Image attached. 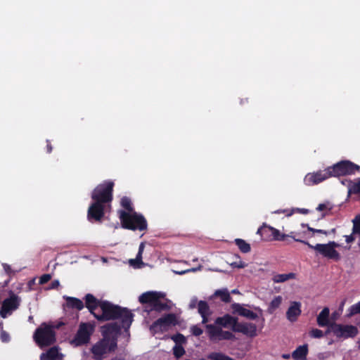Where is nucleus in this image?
<instances>
[{"label": "nucleus", "mask_w": 360, "mask_h": 360, "mask_svg": "<svg viewBox=\"0 0 360 360\" xmlns=\"http://www.w3.org/2000/svg\"><path fill=\"white\" fill-rule=\"evenodd\" d=\"M121 326L117 323H108L102 327L103 338L96 342L91 348L93 359L103 360L106 354L114 352L117 347V337Z\"/></svg>", "instance_id": "obj_1"}, {"label": "nucleus", "mask_w": 360, "mask_h": 360, "mask_svg": "<svg viewBox=\"0 0 360 360\" xmlns=\"http://www.w3.org/2000/svg\"><path fill=\"white\" fill-rule=\"evenodd\" d=\"M95 317L99 321L119 319L122 322V327L126 330L129 328L133 321V315L129 310L108 302L100 304V311L95 314Z\"/></svg>", "instance_id": "obj_2"}, {"label": "nucleus", "mask_w": 360, "mask_h": 360, "mask_svg": "<svg viewBox=\"0 0 360 360\" xmlns=\"http://www.w3.org/2000/svg\"><path fill=\"white\" fill-rule=\"evenodd\" d=\"M114 186L115 183L112 180H105L98 184L91 192L93 202H111Z\"/></svg>", "instance_id": "obj_3"}, {"label": "nucleus", "mask_w": 360, "mask_h": 360, "mask_svg": "<svg viewBox=\"0 0 360 360\" xmlns=\"http://www.w3.org/2000/svg\"><path fill=\"white\" fill-rule=\"evenodd\" d=\"M120 218L122 226L124 229L143 231L147 228L145 219L141 215L131 212V210L120 211Z\"/></svg>", "instance_id": "obj_4"}, {"label": "nucleus", "mask_w": 360, "mask_h": 360, "mask_svg": "<svg viewBox=\"0 0 360 360\" xmlns=\"http://www.w3.org/2000/svg\"><path fill=\"white\" fill-rule=\"evenodd\" d=\"M33 338L40 347H47L53 344L56 342V333L53 326L46 323H41L36 330Z\"/></svg>", "instance_id": "obj_5"}, {"label": "nucleus", "mask_w": 360, "mask_h": 360, "mask_svg": "<svg viewBox=\"0 0 360 360\" xmlns=\"http://www.w3.org/2000/svg\"><path fill=\"white\" fill-rule=\"evenodd\" d=\"M333 177L353 175L360 172V166L350 160H341L332 166H329Z\"/></svg>", "instance_id": "obj_6"}, {"label": "nucleus", "mask_w": 360, "mask_h": 360, "mask_svg": "<svg viewBox=\"0 0 360 360\" xmlns=\"http://www.w3.org/2000/svg\"><path fill=\"white\" fill-rule=\"evenodd\" d=\"M295 240L308 245L310 248L314 250L317 253L325 257L335 259H340V254L335 250L336 248L339 247V244L336 243L335 242H330L327 244H316V245H312L305 240H302L300 239H295Z\"/></svg>", "instance_id": "obj_7"}, {"label": "nucleus", "mask_w": 360, "mask_h": 360, "mask_svg": "<svg viewBox=\"0 0 360 360\" xmlns=\"http://www.w3.org/2000/svg\"><path fill=\"white\" fill-rule=\"evenodd\" d=\"M94 326L89 323H82L71 344L75 347L87 344L90 340V337L94 333Z\"/></svg>", "instance_id": "obj_8"}, {"label": "nucleus", "mask_w": 360, "mask_h": 360, "mask_svg": "<svg viewBox=\"0 0 360 360\" xmlns=\"http://www.w3.org/2000/svg\"><path fill=\"white\" fill-rule=\"evenodd\" d=\"M330 330H331L338 338L347 339L349 338H354L358 334L357 328L352 325L331 323L330 325Z\"/></svg>", "instance_id": "obj_9"}, {"label": "nucleus", "mask_w": 360, "mask_h": 360, "mask_svg": "<svg viewBox=\"0 0 360 360\" xmlns=\"http://www.w3.org/2000/svg\"><path fill=\"white\" fill-rule=\"evenodd\" d=\"M330 170L329 169V167H326L325 169H320L315 172L308 173L304 179V181L307 186H314L317 185L325 180L333 177Z\"/></svg>", "instance_id": "obj_10"}, {"label": "nucleus", "mask_w": 360, "mask_h": 360, "mask_svg": "<svg viewBox=\"0 0 360 360\" xmlns=\"http://www.w3.org/2000/svg\"><path fill=\"white\" fill-rule=\"evenodd\" d=\"M19 306V299L18 296L12 295L9 298L6 299L3 302L1 309L0 310V315L2 318H6L8 314L12 311L15 310Z\"/></svg>", "instance_id": "obj_11"}, {"label": "nucleus", "mask_w": 360, "mask_h": 360, "mask_svg": "<svg viewBox=\"0 0 360 360\" xmlns=\"http://www.w3.org/2000/svg\"><path fill=\"white\" fill-rule=\"evenodd\" d=\"M174 321V316L172 314H168L167 316L158 319L150 326V330L154 333L159 331L167 330L168 327Z\"/></svg>", "instance_id": "obj_12"}, {"label": "nucleus", "mask_w": 360, "mask_h": 360, "mask_svg": "<svg viewBox=\"0 0 360 360\" xmlns=\"http://www.w3.org/2000/svg\"><path fill=\"white\" fill-rule=\"evenodd\" d=\"M233 331L242 333L250 337H255L257 335V326L252 323H241L237 322L236 326L233 328Z\"/></svg>", "instance_id": "obj_13"}, {"label": "nucleus", "mask_w": 360, "mask_h": 360, "mask_svg": "<svg viewBox=\"0 0 360 360\" xmlns=\"http://www.w3.org/2000/svg\"><path fill=\"white\" fill-rule=\"evenodd\" d=\"M301 314V303L292 302L286 311V317L291 322L295 321Z\"/></svg>", "instance_id": "obj_14"}, {"label": "nucleus", "mask_w": 360, "mask_h": 360, "mask_svg": "<svg viewBox=\"0 0 360 360\" xmlns=\"http://www.w3.org/2000/svg\"><path fill=\"white\" fill-rule=\"evenodd\" d=\"M86 307L89 309L91 313L95 316V314H98L100 311V304L103 302H99L96 297L91 295L87 294L85 297Z\"/></svg>", "instance_id": "obj_15"}, {"label": "nucleus", "mask_w": 360, "mask_h": 360, "mask_svg": "<svg viewBox=\"0 0 360 360\" xmlns=\"http://www.w3.org/2000/svg\"><path fill=\"white\" fill-rule=\"evenodd\" d=\"M164 294L158 292H147L143 293L139 298L141 303H149L150 305L157 300L163 297Z\"/></svg>", "instance_id": "obj_16"}, {"label": "nucleus", "mask_w": 360, "mask_h": 360, "mask_svg": "<svg viewBox=\"0 0 360 360\" xmlns=\"http://www.w3.org/2000/svg\"><path fill=\"white\" fill-rule=\"evenodd\" d=\"M237 319L230 315H225L223 317H219L216 319L215 323L224 328H230L233 330L234 327L237 324Z\"/></svg>", "instance_id": "obj_17"}, {"label": "nucleus", "mask_w": 360, "mask_h": 360, "mask_svg": "<svg viewBox=\"0 0 360 360\" xmlns=\"http://www.w3.org/2000/svg\"><path fill=\"white\" fill-rule=\"evenodd\" d=\"M232 309L234 310V311L237 312L239 315L246 317L249 319L255 320L258 318V315L257 314L250 311V309L244 308L240 304H236V303L233 304Z\"/></svg>", "instance_id": "obj_18"}, {"label": "nucleus", "mask_w": 360, "mask_h": 360, "mask_svg": "<svg viewBox=\"0 0 360 360\" xmlns=\"http://www.w3.org/2000/svg\"><path fill=\"white\" fill-rule=\"evenodd\" d=\"M89 217L99 221L103 216L102 204H92L89 208Z\"/></svg>", "instance_id": "obj_19"}, {"label": "nucleus", "mask_w": 360, "mask_h": 360, "mask_svg": "<svg viewBox=\"0 0 360 360\" xmlns=\"http://www.w3.org/2000/svg\"><path fill=\"white\" fill-rule=\"evenodd\" d=\"M41 360H60L63 354L59 352L57 347L50 348L46 353L41 355Z\"/></svg>", "instance_id": "obj_20"}, {"label": "nucleus", "mask_w": 360, "mask_h": 360, "mask_svg": "<svg viewBox=\"0 0 360 360\" xmlns=\"http://www.w3.org/2000/svg\"><path fill=\"white\" fill-rule=\"evenodd\" d=\"M198 311L202 316V323L208 322V317L211 314V310L207 303L205 301H200L198 304Z\"/></svg>", "instance_id": "obj_21"}, {"label": "nucleus", "mask_w": 360, "mask_h": 360, "mask_svg": "<svg viewBox=\"0 0 360 360\" xmlns=\"http://www.w3.org/2000/svg\"><path fill=\"white\" fill-rule=\"evenodd\" d=\"M264 230V231L270 232L271 236H273V239L276 240H283L286 238V235L283 234L280 232L279 230L270 226H263L261 229H259L257 231V233H260L262 230Z\"/></svg>", "instance_id": "obj_22"}, {"label": "nucleus", "mask_w": 360, "mask_h": 360, "mask_svg": "<svg viewBox=\"0 0 360 360\" xmlns=\"http://www.w3.org/2000/svg\"><path fill=\"white\" fill-rule=\"evenodd\" d=\"M308 353V345L299 346L292 353V357L295 360H305Z\"/></svg>", "instance_id": "obj_23"}, {"label": "nucleus", "mask_w": 360, "mask_h": 360, "mask_svg": "<svg viewBox=\"0 0 360 360\" xmlns=\"http://www.w3.org/2000/svg\"><path fill=\"white\" fill-rule=\"evenodd\" d=\"M329 314L330 310L328 307H325L323 310L319 313L317 316V324L321 326H326L329 325Z\"/></svg>", "instance_id": "obj_24"}, {"label": "nucleus", "mask_w": 360, "mask_h": 360, "mask_svg": "<svg viewBox=\"0 0 360 360\" xmlns=\"http://www.w3.org/2000/svg\"><path fill=\"white\" fill-rule=\"evenodd\" d=\"M295 278H296V274L295 273L276 274V275L274 276L272 281L274 283H283L290 279H295Z\"/></svg>", "instance_id": "obj_25"}, {"label": "nucleus", "mask_w": 360, "mask_h": 360, "mask_svg": "<svg viewBox=\"0 0 360 360\" xmlns=\"http://www.w3.org/2000/svg\"><path fill=\"white\" fill-rule=\"evenodd\" d=\"M206 327L210 338L213 340H217L219 335V333L221 331V328L214 325H207Z\"/></svg>", "instance_id": "obj_26"}, {"label": "nucleus", "mask_w": 360, "mask_h": 360, "mask_svg": "<svg viewBox=\"0 0 360 360\" xmlns=\"http://www.w3.org/2000/svg\"><path fill=\"white\" fill-rule=\"evenodd\" d=\"M349 194H360V179L358 182L347 181Z\"/></svg>", "instance_id": "obj_27"}, {"label": "nucleus", "mask_w": 360, "mask_h": 360, "mask_svg": "<svg viewBox=\"0 0 360 360\" xmlns=\"http://www.w3.org/2000/svg\"><path fill=\"white\" fill-rule=\"evenodd\" d=\"M214 295L219 297L221 301L224 302H230L231 297L227 289L217 290L214 292Z\"/></svg>", "instance_id": "obj_28"}, {"label": "nucleus", "mask_w": 360, "mask_h": 360, "mask_svg": "<svg viewBox=\"0 0 360 360\" xmlns=\"http://www.w3.org/2000/svg\"><path fill=\"white\" fill-rule=\"evenodd\" d=\"M274 212L275 213H283L285 216L289 217L295 212L306 214L309 212V210L307 209H298L297 208V209H292V210H277V211H275Z\"/></svg>", "instance_id": "obj_29"}, {"label": "nucleus", "mask_w": 360, "mask_h": 360, "mask_svg": "<svg viewBox=\"0 0 360 360\" xmlns=\"http://www.w3.org/2000/svg\"><path fill=\"white\" fill-rule=\"evenodd\" d=\"M236 244L238 248L244 253L249 252L250 251V245L243 239H236Z\"/></svg>", "instance_id": "obj_30"}, {"label": "nucleus", "mask_w": 360, "mask_h": 360, "mask_svg": "<svg viewBox=\"0 0 360 360\" xmlns=\"http://www.w3.org/2000/svg\"><path fill=\"white\" fill-rule=\"evenodd\" d=\"M282 302V297L281 296H277L274 298V300L271 302L269 311V313H272L276 309H277Z\"/></svg>", "instance_id": "obj_31"}, {"label": "nucleus", "mask_w": 360, "mask_h": 360, "mask_svg": "<svg viewBox=\"0 0 360 360\" xmlns=\"http://www.w3.org/2000/svg\"><path fill=\"white\" fill-rule=\"evenodd\" d=\"M68 303L72 307L76 308L79 310L82 309L84 307L83 302L77 298H68Z\"/></svg>", "instance_id": "obj_32"}, {"label": "nucleus", "mask_w": 360, "mask_h": 360, "mask_svg": "<svg viewBox=\"0 0 360 360\" xmlns=\"http://www.w3.org/2000/svg\"><path fill=\"white\" fill-rule=\"evenodd\" d=\"M353 234L360 235V214L357 215L353 220Z\"/></svg>", "instance_id": "obj_33"}, {"label": "nucleus", "mask_w": 360, "mask_h": 360, "mask_svg": "<svg viewBox=\"0 0 360 360\" xmlns=\"http://www.w3.org/2000/svg\"><path fill=\"white\" fill-rule=\"evenodd\" d=\"M357 314H360V301L349 308L348 316L352 317Z\"/></svg>", "instance_id": "obj_34"}, {"label": "nucleus", "mask_w": 360, "mask_h": 360, "mask_svg": "<svg viewBox=\"0 0 360 360\" xmlns=\"http://www.w3.org/2000/svg\"><path fill=\"white\" fill-rule=\"evenodd\" d=\"M234 338V335L233 333L229 331H224L221 329V331L219 333V338L217 340H231Z\"/></svg>", "instance_id": "obj_35"}, {"label": "nucleus", "mask_w": 360, "mask_h": 360, "mask_svg": "<svg viewBox=\"0 0 360 360\" xmlns=\"http://www.w3.org/2000/svg\"><path fill=\"white\" fill-rule=\"evenodd\" d=\"M309 335L313 338H321L323 336V333L318 328H313L309 331Z\"/></svg>", "instance_id": "obj_36"}, {"label": "nucleus", "mask_w": 360, "mask_h": 360, "mask_svg": "<svg viewBox=\"0 0 360 360\" xmlns=\"http://www.w3.org/2000/svg\"><path fill=\"white\" fill-rule=\"evenodd\" d=\"M151 306L155 310L157 311L165 309L167 307V304L162 303L160 300H157Z\"/></svg>", "instance_id": "obj_37"}, {"label": "nucleus", "mask_w": 360, "mask_h": 360, "mask_svg": "<svg viewBox=\"0 0 360 360\" xmlns=\"http://www.w3.org/2000/svg\"><path fill=\"white\" fill-rule=\"evenodd\" d=\"M185 353L184 349L179 345H176L174 347V354L176 357L179 358L183 356Z\"/></svg>", "instance_id": "obj_38"}, {"label": "nucleus", "mask_w": 360, "mask_h": 360, "mask_svg": "<svg viewBox=\"0 0 360 360\" xmlns=\"http://www.w3.org/2000/svg\"><path fill=\"white\" fill-rule=\"evenodd\" d=\"M302 226H307V229L308 231H311L312 233V235L311 236H314V233H322V234H324V235H327L328 234V232L326 231H323V230H321V229H313L311 227H310L309 226H308L307 224H302Z\"/></svg>", "instance_id": "obj_39"}, {"label": "nucleus", "mask_w": 360, "mask_h": 360, "mask_svg": "<svg viewBox=\"0 0 360 360\" xmlns=\"http://www.w3.org/2000/svg\"><path fill=\"white\" fill-rule=\"evenodd\" d=\"M201 269H202V266L199 265L196 268H192V269L184 270V271H174V273L176 274H179V275H182V274H186L187 272H190V271L195 272V271H197L198 270H200Z\"/></svg>", "instance_id": "obj_40"}, {"label": "nucleus", "mask_w": 360, "mask_h": 360, "mask_svg": "<svg viewBox=\"0 0 360 360\" xmlns=\"http://www.w3.org/2000/svg\"><path fill=\"white\" fill-rule=\"evenodd\" d=\"M51 278V274H44L39 278V283L41 285L44 284L49 281Z\"/></svg>", "instance_id": "obj_41"}, {"label": "nucleus", "mask_w": 360, "mask_h": 360, "mask_svg": "<svg viewBox=\"0 0 360 360\" xmlns=\"http://www.w3.org/2000/svg\"><path fill=\"white\" fill-rule=\"evenodd\" d=\"M142 253L143 252H139L138 254H137L136 258L135 259H130L129 260L130 264L134 265L135 263H141L142 262H141V260H142Z\"/></svg>", "instance_id": "obj_42"}, {"label": "nucleus", "mask_w": 360, "mask_h": 360, "mask_svg": "<svg viewBox=\"0 0 360 360\" xmlns=\"http://www.w3.org/2000/svg\"><path fill=\"white\" fill-rule=\"evenodd\" d=\"M191 332L193 335L195 336H198L202 333V329H200L199 327L196 326H193V327H191Z\"/></svg>", "instance_id": "obj_43"}, {"label": "nucleus", "mask_w": 360, "mask_h": 360, "mask_svg": "<svg viewBox=\"0 0 360 360\" xmlns=\"http://www.w3.org/2000/svg\"><path fill=\"white\" fill-rule=\"evenodd\" d=\"M319 211H323L326 210V212L330 211L332 209L331 207H328L326 204H319L318 207L316 208Z\"/></svg>", "instance_id": "obj_44"}, {"label": "nucleus", "mask_w": 360, "mask_h": 360, "mask_svg": "<svg viewBox=\"0 0 360 360\" xmlns=\"http://www.w3.org/2000/svg\"><path fill=\"white\" fill-rule=\"evenodd\" d=\"M354 235L355 234H353L352 233L351 235L345 236L346 242L347 243H352L355 240V238L354 236Z\"/></svg>", "instance_id": "obj_45"}, {"label": "nucleus", "mask_w": 360, "mask_h": 360, "mask_svg": "<svg viewBox=\"0 0 360 360\" xmlns=\"http://www.w3.org/2000/svg\"><path fill=\"white\" fill-rule=\"evenodd\" d=\"M46 143H47L46 151H47L48 153H51L52 152L53 147H52L49 140H46Z\"/></svg>", "instance_id": "obj_46"}, {"label": "nucleus", "mask_w": 360, "mask_h": 360, "mask_svg": "<svg viewBox=\"0 0 360 360\" xmlns=\"http://www.w3.org/2000/svg\"><path fill=\"white\" fill-rule=\"evenodd\" d=\"M197 302H198L197 298L194 297L193 299H192V300L191 301V303L189 304V307L191 309H194L196 307Z\"/></svg>", "instance_id": "obj_47"}, {"label": "nucleus", "mask_w": 360, "mask_h": 360, "mask_svg": "<svg viewBox=\"0 0 360 360\" xmlns=\"http://www.w3.org/2000/svg\"><path fill=\"white\" fill-rule=\"evenodd\" d=\"M120 202H131V199L128 196H123Z\"/></svg>", "instance_id": "obj_48"}, {"label": "nucleus", "mask_w": 360, "mask_h": 360, "mask_svg": "<svg viewBox=\"0 0 360 360\" xmlns=\"http://www.w3.org/2000/svg\"><path fill=\"white\" fill-rule=\"evenodd\" d=\"M173 339L176 342H181V341H184L185 340V338H184V337L182 335H179L178 336L174 338Z\"/></svg>", "instance_id": "obj_49"}, {"label": "nucleus", "mask_w": 360, "mask_h": 360, "mask_svg": "<svg viewBox=\"0 0 360 360\" xmlns=\"http://www.w3.org/2000/svg\"><path fill=\"white\" fill-rule=\"evenodd\" d=\"M51 285H52V288H58V285H59V281H57V280L54 281L52 282Z\"/></svg>", "instance_id": "obj_50"}, {"label": "nucleus", "mask_w": 360, "mask_h": 360, "mask_svg": "<svg viewBox=\"0 0 360 360\" xmlns=\"http://www.w3.org/2000/svg\"><path fill=\"white\" fill-rule=\"evenodd\" d=\"M145 245L143 243H141L139 245V252H143L144 250Z\"/></svg>", "instance_id": "obj_51"}, {"label": "nucleus", "mask_w": 360, "mask_h": 360, "mask_svg": "<svg viewBox=\"0 0 360 360\" xmlns=\"http://www.w3.org/2000/svg\"><path fill=\"white\" fill-rule=\"evenodd\" d=\"M290 354H283L282 355V357H283V359H289V358H290Z\"/></svg>", "instance_id": "obj_52"}, {"label": "nucleus", "mask_w": 360, "mask_h": 360, "mask_svg": "<svg viewBox=\"0 0 360 360\" xmlns=\"http://www.w3.org/2000/svg\"><path fill=\"white\" fill-rule=\"evenodd\" d=\"M245 266V264H240V265L238 266V267H239V268H243Z\"/></svg>", "instance_id": "obj_53"}, {"label": "nucleus", "mask_w": 360, "mask_h": 360, "mask_svg": "<svg viewBox=\"0 0 360 360\" xmlns=\"http://www.w3.org/2000/svg\"><path fill=\"white\" fill-rule=\"evenodd\" d=\"M124 205L126 207V209L129 210V207L130 204L127 203V204H124Z\"/></svg>", "instance_id": "obj_54"}, {"label": "nucleus", "mask_w": 360, "mask_h": 360, "mask_svg": "<svg viewBox=\"0 0 360 360\" xmlns=\"http://www.w3.org/2000/svg\"><path fill=\"white\" fill-rule=\"evenodd\" d=\"M332 333L331 330H330V327L328 328V329L326 330V333Z\"/></svg>", "instance_id": "obj_55"}, {"label": "nucleus", "mask_w": 360, "mask_h": 360, "mask_svg": "<svg viewBox=\"0 0 360 360\" xmlns=\"http://www.w3.org/2000/svg\"><path fill=\"white\" fill-rule=\"evenodd\" d=\"M232 292L233 293H238V292L236 290H232Z\"/></svg>", "instance_id": "obj_56"}, {"label": "nucleus", "mask_w": 360, "mask_h": 360, "mask_svg": "<svg viewBox=\"0 0 360 360\" xmlns=\"http://www.w3.org/2000/svg\"><path fill=\"white\" fill-rule=\"evenodd\" d=\"M2 339L4 341H6V338H4V335L2 334Z\"/></svg>", "instance_id": "obj_57"}, {"label": "nucleus", "mask_w": 360, "mask_h": 360, "mask_svg": "<svg viewBox=\"0 0 360 360\" xmlns=\"http://www.w3.org/2000/svg\"><path fill=\"white\" fill-rule=\"evenodd\" d=\"M358 245L360 248V235H359V240Z\"/></svg>", "instance_id": "obj_58"}, {"label": "nucleus", "mask_w": 360, "mask_h": 360, "mask_svg": "<svg viewBox=\"0 0 360 360\" xmlns=\"http://www.w3.org/2000/svg\"><path fill=\"white\" fill-rule=\"evenodd\" d=\"M34 282V279H33L32 281H31V283H33Z\"/></svg>", "instance_id": "obj_59"}, {"label": "nucleus", "mask_w": 360, "mask_h": 360, "mask_svg": "<svg viewBox=\"0 0 360 360\" xmlns=\"http://www.w3.org/2000/svg\"><path fill=\"white\" fill-rule=\"evenodd\" d=\"M326 215V213L322 214V217H323Z\"/></svg>", "instance_id": "obj_60"}, {"label": "nucleus", "mask_w": 360, "mask_h": 360, "mask_svg": "<svg viewBox=\"0 0 360 360\" xmlns=\"http://www.w3.org/2000/svg\"><path fill=\"white\" fill-rule=\"evenodd\" d=\"M200 360H205V359H201Z\"/></svg>", "instance_id": "obj_61"}]
</instances>
